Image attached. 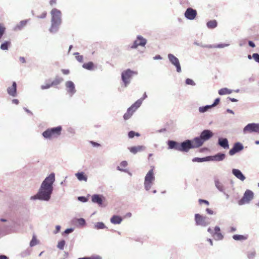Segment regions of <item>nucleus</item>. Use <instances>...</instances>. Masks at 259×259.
Returning <instances> with one entry per match:
<instances>
[{"instance_id":"nucleus-2","label":"nucleus","mask_w":259,"mask_h":259,"mask_svg":"<svg viewBox=\"0 0 259 259\" xmlns=\"http://www.w3.org/2000/svg\"><path fill=\"white\" fill-rule=\"evenodd\" d=\"M52 16V25L50 28L51 32H55L58 29L59 26L61 23V12L60 10L53 9L51 12Z\"/></svg>"},{"instance_id":"nucleus-24","label":"nucleus","mask_w":259,"mask_h":259,"mask_svg":"<svg viewBox=\"0 0 259 259\" xmlns=\"http://www.w3.org/2000/svg\"><path fill=\"white\" fill-rule=\"evenodd\" d=\"M168 145L170 149H174L179 151V143L173 141H169L168 142Z\"/></svg>"},{"instance_id":"nucleus-32","label":"nucleus","mask_w":259,"mask_h":259,"mask_svg":"<svg viewBox=\"0 0 259 259\" xmlns=\"http://www.w3.org/2000/svg\"><path fill=\"white\" fill-rule=\"evenodd\" d=\"M27 21L26 20L21 21L18 24H17L15 29V30H21L27 24Z\"/></svg>"},{"instance_id":"nucleus-54","label":"nucleus","mask_w":259,"mask_h":259,"mask_svg":"<svg viewBox=\"0 0 259 259\" xmlns=\"http://www.w3.org/2000/svg\"><path fill=\"white\" fill-rule=\"evenodd\" d=\"M78 222L80 225H84L85 224V221L83 219H80L78 220Z\"/></svg>"},{"instance_id":"nucleus-51","label":"nucleus","mask_w":259,"mask_h":259,"mask_svg":"<svg viewBox=\"0 0 259 259\" xmlns=\"http://www.w3.org/2000/svg\"><path fill=\"white\" fill-rule=\"evenodd\" d=\"M199 202L200 203L202 202V203H205V204H206L207 205H209V202L208 201L205 200H203V199H199Z\"/></svg>"},{"instance_id":"nucleus-46","label":"nucleus","mask_w":259,"mask_h":259,"mask_svg":"<svg viewBox=\"0 0 259 259\" xmlns=\"http://www.w3.org/2000/svg\"><path fill=\"white\" fill-rule=\"evenodd\" d=\"M186 83L187 84L191 85H194L195 84V83L194 82V81L192 79H190V78H187L186 80Z\"/></svg>"},{"instance_id":"nucleus-56","label":"nucleus","mask_w":259,"mask_h":259,"mask_svg":"<svg viewBox=\"0 0 259 259\" xmlns=\"http://www.w3.org/2000/svg\"><path fill=\"white\" fill-rule=\"evenodd\" d=\"M73 231V229H67L64 231L65 234H68Z\"/></svg>"},{"instance_id":"nucleus-50","label":"nucleus","mask_w":259,"mask_h":259,"mask_svg":"<svg viewBox=\"0 0 259 259\" xmlns=\"http://www.w3.org/2000/svg\"><path fill=\"white\" fill-rule=\"evenodd\" d=\"M47 16V13L46 12H43L40 16H38L37 17L39 18H44Z\"/></svg>"},{"instance_id":"nucleus-29","label":"nucleus","mask_w":259,"mask_h":259,"mask_svg":"<svg viewBox=\"0 0 259 259\" xmlns=\"http://www.w3.org/2000/svg\"><path fill=\"white\" fill-rule=\"evenodd\" d=\"M225 157V154L223 153H218L215 155L213 156V160L216 161H221L223 160Z\"/></svg>"},{"instance_id":"nucleus-12","label":"nucleus","mask_w":259,"mask_h":259,"mask_svg":"<svg viewBox=\"0 0 259 259\" xmlns=\"http://www.w3.org/2000/svg\"><path fill=\"white\" fill-rule=\"evenodd\" d=\"M197 15V11L191 8H188L185 13V16L189 20H193Z\"/></svg>"},{"instance_id":"nucleus-7","label":"nucleus","mask_w":259,"mask_h":259,"mask_svg":"<svg viewBox=\"0 0 259 259\" xmlns=\"http://www.w3.org/2000/svg\"><path fill=\"white\" fill-rule=\"evenodd\" d=\"M243 131L244 134L259 133V123H249L244 127Z\"/></svg>"},{"instance_id":"nucleus-31","label":"nucleus","mask_w":259,"mask_h":259,"mask_svg":"<svg viewBox=\"0 0 259 259\" xmlns=\"http://www.w3.org/2000/svg\"><path fill=\"white\" fill-rule=\"evenodd\" d=\"M231 93L232 91L227 88H223L219 91V94L220 95L230 94Z\"/></svg>"},{"instance_id":"nucleus-60","label":"nucleus","mask_w":259,"mask_h":259,"mask_svg":"<svg viewBox=\"0 0 259 259\" xmlns=\"http://www.w3.org/2000/svg\"><path fill=\"white\" fill-rule=\"evenodd\" d=\"M60 229H61V227L60 226H57L56 227V232H55V233H57L58 232H59L60 230Z\"/></svg>"},{"instance_id":"nucleus-43","label":"nucleus","mask_w":259,"mask_h":259,"mask_svg":"<svg viewBox=\"0 0 259 259\" xmlns=\"http://www.w3.org/2000/svg\"><path fill=\"white\" fill-rule=\"evenodd\" d=\"M192 161L193 162H203V161H206V158H198V157H196V158H194L192 159Z\"/></svg>"},{"instance_id":"nucleus-39","label":"nucleus","mask_w":259,"mask_h":259,"mask_svg":"<svg viewBox=\"0 0 259 259\" xmlns=\"http://www.w3.org/2000/svg\"><path fill=\"white\" fill-rule=\"evenodd\" d=\"M128 136L130 138H133L135 137V136H136L137 137L140 136V134H139V133H136L134 131H130L128 133Z\"/></svg>"},{"instance_id":"nucleus-59","label":"nucleus","mask_w":259,"mask_h":259,"mask_svg":"<svg viewBox=\"0 0 259 259\" xmlns=\"http://www.w3.org/2000/svg\"><path fill=\"white\" fill-rule=\"evenodd\" d=\"M19 60L22 63H24L26 62L25 58L24 57H21L19 58Z\"/></svg>"},{"instance_id":"nucleus-4","label":"nucleus","mask_w":259,"mask_h":259,"mask_svg":"<svg viewBox=\"0 0 259 259\" xmlns=\"http://www.w3.org/2000/svg\"><path fill=\"white\" fill-rule=\"evenodd\" d=\"M147 97L146 93L144 94V97L143 99L137 100L130 107H129L126 112L123 115V119L126 120L130 119L133 115L134 113L140 107L142 102L145 98Z\"/></svg>"},{"instance_id":"nucleus-26","label":"nucleus","mask_w":259,"mask_h":259,"mask_svg":"<svg viewBox=\"0 0 259 259\" xmlns=\"http://www.w3.org/2000/svg\"><path fill=\"white\" fill-rule=\"evenodd\" d=\"M63 80V79L62 77L56 76L55 79L51 82V85L52 87L57 86Z\"/></svg>"},{"instance_id":"nucleus-48","label":"nucleus","mask_w":259,"mask_h":259,"mask_svg":"<svg viewBox=\"0 0 259 259\" xmlns=\"http://www.w3.org/2000/svg\"><path fill=\"white\" fill-rule=\"evenodd\" d=\"M220 101V100L219 98H217L215 100V101H214V103H213V104L210 106L211 107L217 105L219 103Z\"/></svg>"},{"instance_id":"nucleus-11","label":"nucleus","mask_w":259,"mask_h":259,"mask_svg":"<svg viewBox=\"0 0 259 259\" xmlns=\"http://www.w3.org/2000/svg\"><path fill=\"white\" fill-rule=\"evenodd\" d=\"M147 42L146 39L141 36H138L137 39L134 42L133 44L131 46V49H136L139 46H144Z\"/></svg>"},{"instance_id":"nucleus-36","label":"nucleus","mask_w":259,"mask_h":259,"mask_svg":"<svg viewBox=\"0 0 259 259\" xmlns=\"http://www.w3.org/2000/svg\"><path fill=\"white\" fill-rule=\"evenodd\" d=\"M153 184V182H146V181H144V186H145V189L147 191L149 190L150 189V188H151Z\"/></svg>"},{"instance_id":"nucleus-14","label":"nucleus","mask_w":259,"mask_h":259,"mask_svg":"<svg viewBox=\"0 0 259 259\" xmlns=\"http://www.w3.org/2000/svg\"><path fill=\"white\" fill-rule=\"evenodd\" d=\"M65 85L68 92L71 95L74 94L75 92V85L71 81H68L65 83Z\"/></svg>"},{"instance_id":"nucleus-27","label":"nucleus","mask_w":259,"mask_h":259,"mask_svg":"<svg viewBox=\"0 0 259 259\" xmlns=\"http://www.w3.org/2000/svg\"><path fill=\"white\" fill-rule=\"evenodd\" d=\"M76 177L79 181H87V177L84 175V172H78L75 174Z\"/></svg>"},{"instance_id":"nucleus-16","label":"nucleus","mask_w":259,"mask_h":259,"mask_svg":"<svg viewBox=\"0 0 259 259\" xmlns=\"http://www.w3.org/2000/svg\"><path fill=\"white\" fill-rule=\"evenodd\" d=\"M212 136L213 134L210 131L204 130L201 133L200 137L204 142L209 139Z\"/></svg>"},{"instance_id":"nucleus-47","label":"nucleus","mask_w":259,"mask_h":259,"mask_svg":"<svg viewBox=\"0 0 259 259\" xmlns=\"http://www.w3.org/2000/svg\"><path fill=\"white\" fill-rule=\"evenodd\" d=\"M252 58L256 62L259 63V54L257 53H254L252 55Z\"/></svg>"},{"instance_id":"nucleus-9","label":"nucleus","mask_w":259,"mask_h":259,"mask_svg":"<svg viewBox=\"0 0 259 259\" xmlns=\"http://www.w3.org/2000/svg\"><path fill=\"white\" fill-rule=\"evenodd\" d=\"M191 140H187L181 143H179V151L181 152H188L190 149L193 148Z\"/></svg>"},{"instance_id":"nucleus-18","label":"nucleus","mask_w":259,"mask_h":259,"mask_svg":"<svg viewBox=\"0 0 259 259\" xmlns=\"http://www.w3.org/2000/svg\"><path fill=\"white\" fill-rule=\"evenodd\" d=\"M191 144L193 148L200 147L204 143L203 140H202L200 137L194 138L193 140L191 141Z\"/></svg>"},{"instance_id":"nucleus-44","label":"nucleus","mask_w":259,"mask_h":259,"mask_svg":"<svg viewBox=\"0 0 259 259\" xmlns=\"http://www.w3.org/2000/svg\"><path fill=\"white\" fill-rule=\"evenodd\" d=\"M52 85H51V82H49V83H46L44 85H42L41 86V89L42 90H45V89H48L51 87H52Z\"/></svg>"},{"instance_id":"nucleus-40","label":"nucleus","mask_w":259,"mask_h":259,"mask_svg":"<svg viewBox=\"0 0 259 259\" xmlns=\"http://www.w3.org/2000/svg\"><path fill=\"white\" fill-rule=\"evenodd\" d=\"M255 251L254 250H251L248 252L247 256L249 258L252 259L255 256Z\"/></svg>"},{"instance_id":"nucleus-34","label":"nucleus","mask_w":259,"mask_h":259,"mask_svg":"<svg viewBox=\"0 0 259 259\" xmlns=\"http://www.w3.org/2000/svg\"><path fill=\"white\" fill-rule=\"evenodd\" d=\"M127 161H123L120 163L119 166H118V169L120 171H125L124 168L127 166Z\"/></svg>"},{"instance_id":"nucleus-41","label":"nucleus","mask_w":259,"mask_h":259,"mask_svg":"<svg viewBox=\"0 0 259 259\" xmlns=\"http://www.w3.org/2000/svg\"><path fill=\"white\" fill-rule=\"evenodd\" d=\"M75 58L80 62H83V56L82 55H80L78 53H76L75 54Z\"/></svg>"},{"instance_id":"nucleus-20","label":"nucleus","mask_w":259,"mask_h":259,"mask_svg":"<svg viewBox=\"0 0 259 259\" xmlns=\"http://www.w3.org/2000/svg\"><path fill=\"white\" fill-rule=\"evenodd\" d=\"M233 175L238 179L243 181L245 179V176L242 174L241 171L237 169H233L232 170Z\"/></svg>"},{"instance_id":"nucleus-53","label":"nucleus","mask_w":259,"mask_h":259,"mask_svg":"<svg viewBox=\"0 0 259 259\" xmlns=\"http://www.w3.org/2000/svg\"><path fill=\"white\" fill-rule=\"evenodd\" d=\"M36 244V241L34 239H32L31 241H30V245L31 246H33L34 245H35Z\"/></svg>"},{"instance_id":"nucleus-22","label":"nucleus","mask_w":259,"mask_h":259,"mask_svg":"<svg viewBox=\"0 0 259 259\" xmlns=\"http://www.w3.org/2000/svg\"><path fill=\"white\" fill-rule=\"evenodd\" d=\"M92 200L94 203H97L99 205L102 204L103 199L102 197L99 195H94L92 197Z\"/></svg>"},{"instance_id":"nucleus-37","label":"nucleus","mask_w":259,"mask_h":259,"mask_svg":"<svg viewBox=\"0 0 259 259\" xmlns=\"http://www.w3.org/2000/svg\"><path fill=\"white\" fill-rule=\"evenodd\" d=\"M215 186L221 191L223 190V186L221 182L219 181H215Z\"/></svg>"},{"instance_id":"nucleus-35","label":"nucleus","mask_w":259,"mask_h":259,"mask_svg":"<svg viewBox=\"0 0 259 259\" xmlns=\"http://www.w3.org/2000/svg\"><path fill=\"white\" fill-rule=\"evenodd\" d=\"M11 44L10 41H7L3 43L1 46V49L3 50H7L8 49L9 46H10Z\"/></svg>"},{"instance_id":"nucleus-63","label":"nucleus","mask_w":259,"mask_h":259,"mask_svg":"<svg viewBox=\"0 0 259 259\" xmlns=\"http://www.w3.org/2000/svg\"><path fill=\"white\" fill-rule=\"evenodd\" d=\"M207 231H208L209 233H210L212 235H213V234L214 233V232H213V230H212L211 228H208V229H207Z\"/></svg>"},{"instance_id":"nucleus-38","label":"nucleus","mask_w":259,"mask_h":259,"mask_svg":"<svg viewBox=\"0 0 259 259\" xmlns=\"http://www.w3.org/2000/svg\"><path fill=\"white\" fill-rule=\"evenodd\" d=\"M65 244V241L64 240H61L59 241L58 243L57 247L60 249H63L64 247Z\"/></svg>"},{"instance_id":"nucleus-52","label":"nucleus","mask_w":259,"mask_h":259,"mask_svg":"<svg viewBox=\"0 0 259 259\" xmlns=\"http://www.w3.org/2000/svg\"><path fill=\"white\" fill-rule=\"evenodd\" d=\"M78 200L82 202H86L87 201V199L84 197H79Z\"/></svg>"},{"instance_id":"nucleus-42","label":"nucleus","mask_w":259,"mask_h":259,"mask_svg":"<svg viewBox=\"0 0 259 259\" xmlns=\"http://www.w3.org/2000/svg\"><path fill=\"white\" fill-rule=\"evenodd\" d=\"M105 227V225L102 222L97 223L96 225V228L98 229H103Z\"/></svg>"},{"instance_id":"nucleus-55","label":"nucleus","mask_w":259,"mask_h":259,"mask_svg":"<svg viewBox=\"0 0 259 259\" xmlns=\"http://www.w3.org/2000/svg\"><path fill=\"white\" fill-rule=\"evenodd\" d=\"M206 211L207 212V213L209 214H212L213 213V211L209 208H206Z\"/></svg>"},{"instance_id":"nucleus-57","label":"nucleus","mask_w":259,"mask_h":259,"mask_svg":"<svg viewBox=\"0 0 259 259\" xmlns=\"http://www.w3.org/2000/svg\"><path fill=\"white\" fill-rule=\"evenodd\" d=\"M248 45H249V46H250L252 48H254L255 46V44H254V42H253L251 41H248Z\"/></svg>"},{"instance_id":"nucleus-13","label":"nucleus","mask_w":259,"mask_h":259,"mask_svg":"<svg viewBox=\"0 0 259 259\" xmlns=\"http://www.w3.org/2000/svg\"><path fill=\"white\" fill-rule=\"evenodd\" d=\"M243 149V145L240 143H236L234 145L233 147L229 151V154L233 155L236 153L242 150Z\"/></svg>"},{"instance_id":"nucleus-30","label":"nucleus","mask_w":259,"mask_h":259,"mask_svg":"<svg viewBox=\"0 0 259 259\" xmlns=\"http://www.w3.org/2000/svg\"><path fill=\"white\" fill-rule=\"evenodd\" d=\"M248 238L247 235H234L233 236V238L235 240H244L247 239Z\"/></svg>"},{"instance_id":"nucleus-6","label":"nucleus","mask_w":259,"mask_h":259,"mask_svg":"<svg viewBox=\"0 0 259 259\" xmlns=\"http://www.w3.org/2000/svg\"><path fill=\"white\" fill-rule=\"evenodd\" d=\"M254 194L253 192L250 190L245 191L242 198L239 200L238 204L242 205L246 203H248L253 198Z\"/></svg>"},{"instance_id":"nucleus-8","label":"nucleus","mask_w":259,"mask_h":259,"mask_svg":"<svg viewBox=\"0 0 259 259\" xmlns=\"http://www.w3.org/2000/svg\"><path fill=\"white\" fill-rule=\"evenodd\" d=\"M195 221L197 225L206 226L209 224L206 217H203L198 213L195 215Z\"/></svg>"},{"instance_id":"nucleus-64","label":"nucleus","mask_w":259,"mask_h":259,"mask_svg":"<svg viewBox=\"0 0 259 259\" xmlns=\"http://www.w3.org/2000/svg\"><path fill=\"white\" fill-rule=\"evenodd\" d=\"M0 259H8V257L4 255H0Z\"/></svg>"},{"instance_id":"nucleus-33","label":"nucleus","mask_w":259,"mask_h":259,"mask_svg":"<svg viewBox=\"0 0 259 259\" xmlns=\"http://www.w3.org/2000/svg\"><path fill=\"white\" fill-rule=\"evenodd\" d=\"M217 22L215 20L209 21L207 23V26L209 28H214L215 27H217Z\"/></svg>"},{"instance_id":"nucleus-28","label":"nucleus","mask_w":259,"mask_h":259,"mask_svg":"<svg viewBox=\"0 0 259 259\" xmlns=\"http://www.w3.org/2000/svg\"><path fill=\"white\" fill-rule=\"evenodd\" d=\"M82 67L89 70H92L94 69V64L92 62H89L86 63H84Z\"/></svg>"},{"instance_id":"nucleus-45","label":"nucleus","mask_w":259,"mask_h":259,"mask_svg":"<svg viewBox=\"0 0 259 259\" xmlns=\"http://www.w3.org/2000/svg\"><path fill=\"white\" fill-rule=\"evenodd\" d=\"M211 108L210 106H206L205 107H201L199 109L200 112H204L207 110L208 109Z\"/></svg>"},{"instance_id":"nucleus-17","label":"nucleus","mask_w":259,"mask_h":259,"mask_svg":"<svg viewBox=\"0 0 259 259\" xmlns=\"http://www.w3.org/2000/svg\"><path fill=\"white\" fill-rule=\"evenodd\" d=\"M214 231V233L212 235L214 239L217 240L223 239L224 236L221 232L220 228L218 226L215 227Z\"/></svg>"},{"instance_id":"nucleus-62","label":"nucleus","mask_w":259,"mask_h":259,"mask_svg":"<svg viewBox=\"0 0 259 259\" xmlns=\"http://www.w3.org/2000/svg\"><path fill=\"white\" fill-rule=\"evenodd\" d=\"M12 102H13V103L17 105L19 103V101H18V100L15 99H13L12 100Z\"/></svg>"},{"instance_id":"nucleus-25","label":"nucleus","mask_w":259,"mask_h":259,"mask_svg":"<svg viewBox=\"0 0 259 259\" xmlns=\"http://www.w3.org/2000/svg\"><path fill=\"white\" fill-rule=\"evenodd\" d=\"M219 145L224 148H228L229 144L227 139L220 138L219 140Z\"/></svg>"},{"instance_id":"nucleus-49","label":"nucleus","mask_w":259,"mask_h":259,"mask_svg":"<svg viewBox=\"0 0 259 259\" xmlns=\"http://www.w3.org/2000/svg\"><path fill=\"white\" fill-rule=\"evenodd\" d=\"M62 72L64 74H68L69 73H70V71L69 69H62L61 70Z\"/></svg>"},{"instance_id":"nucleus-10","label":"nucleus","mask_w":259,"mask_h":259,"mask_svg":"<svg viewBox=\"0 0 259 259\" xmlns=\"http://www.w3.org/2000/svg\"><path fill=\"white\" fill-rule=\"evenodd\" d=\"M168 58L170 62L176 66L178 72H181V67L179 61V59L175 57L174 55L169 54L168 55Z\"/></svg>"},{"instance_id":"nucleus-58","label":"nucleus","mask_w":259,"mask_h":259,"mask_svg":"<svg viewBox=\"0 0 259 259\" xmlns=\"http://www.w3.org/2000/svg\"><path fill=\"white\" fill-rule=\"evenodd\" d=\"M57 3V0H51L50 4L51 6H53Z\"/></svg>"},{"instance_id":"nucleus-19","label":"nucleus","mask_w":259,"mask_h":259,"mask_svg":"<svg viewBox=\"0 0 259 259\" xmlns=\"http://www.w3.org/2000/svg\"><path fill=\"white\" fill-rule=\"evenodd\" d=\"M155 180V177L154 176V169L153 168H151L147 174L145 178V181L147 182H153Z\"/></svg>"},{"instance_id":"nucleus-1","label":"nucleus","mask_w":259,"mask_h":259,"mask_svg":"<svg viewBox=\"0 0 259 259\" xmlns=\"http://www.w3.org/2000/svg\"><path fill=\"white\" fill-rule=\"evenodd\" d=\"M55 175L51 174L42 182L36 195L31 197V200L40 199L48 201L50 199L53 191V184L55 181Z\"/></svg>"},{"instance_id":"nucleus-21","label":"nucleus","mask_w":259,"mask_h":259,"mask_svg":"<svg viewBox=\"0 0 259 259\" xmlns=\"http://www.w3.org/2000/svg\"><path fill=\"white\" fill-rule=\"evenodd\" d=\"M145 147L143 146H133L128 148L130 151L133 154H136L139 152L143 151Z\"/></svg>"},{"instance_id":"nucleus-3","label":"nucleus","mask_w":259,"mask_h":259,"mask_svg":"<svg viewBox=\"0 0 259 259\" xmlns=\"http://www.w3.org/2000/svg\"><path fill=\"white\" fill-rule=\"evenodd\" d=\"M62 127L61 126L49 128L44 132L42 134V136L48 139H53L58 138L61 134Z\"/></svg>"},{"instance_id":"nucleus-23","label":"nucleus","mask_w":259,"mask_h":259,"mask_svg":"<svg viewBox=\"0 0 259 259\" xmlns=\"http://www.w3.org/2000/svg\"><path fill=\"white\" fill-rule=\"evenodd\" d=\"M122 218L118 215H114L110 219V222L113 224H119L121 223Z\"/></svg>"},{"instance_id":"nucleus-15","label":"nucleus","mask_w":259,"mask_h":259,"mask_svg":"<svg viewBox=\"0 0 259 259\" xmlns=\"http://www.w3.org/2000/svg\"><path fill=\"white\" fill-rule=\"evenodd\" d=\"M7 92L9 95L12 97L17 96V84L16 82L14 81L12 85L7 89Z\"/></svg>"},{"instance_id":"nucleus-61","label":"nucleus","mask_w":259,"mask_h":259,"mask_svg":"<svg viewBox=\"0 0 259 259\" xmlns=\"http://www.w3.org/2000/svg\"><path fill=\"white\" fill-rule=\"evenodd\" d=\"M91 144L94 146H100V144L97 143H96L95 142H91Z\"/></svg>"},{"instance_id":"nucleus-5","label":"nucleus","mask_w":259,"mask_h":259,"mask_svg":"<svg viewBox=\"0 0 259 259\" xmlns=\"http://www.w3.org/2000/svg\"><path fill=\"white\" fill-rule=\"evenodd\" d=\"M137 74V72L132 71L129 69L123 71L121 74V78L124 83V86L126 87L130 82L132 77Z\"/></svg>"}]
</instances>
